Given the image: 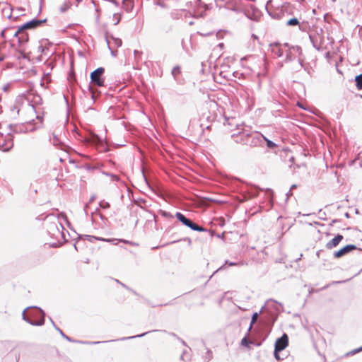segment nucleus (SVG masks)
<instances>
[{
  "label": "nucleus",
  "instance_id": "nucleus-1",
  "mask_svg": "<svg viewBox=\"0 0 362 362\" xmlns=\"http://www.w3.org/2000/svg\"><path fill=\"white\" fill-rule=\"evenodd\" d=\"M158 214L165 218H173L175 217L178 221H180L183 226L190 228L192 230L202 232L207 231V229L204 228L202 226H199L197 223H195L191 218L187 217L185 215L182 214L180 211H177L175 215H173L171 213L160 209L158 211Z\"/></svg>",
  "mask_w": 362,
  "mask_h": 362
},
{
  "label": "nucleus",
  "instance_id": "nucleus-2",
  "mask_svg": "<svg viewBox=\"0 0 362 362\" xmlns=\"http://www.w3.org/2000/svg\"><path fill=\"white\" fill-rule=\"evenodd\" d=\"M158 214L165 218H173L175 217L178 221H180L183 226L190 228L192 230L202 232L207 231V229L204 228L202 226H199L197 223H195L191 218L187 217L185 215L182 214L180 211H177L175 215H173L171 213L160 209L158 211Z\"/></svg>",
  "mask_w": 362,
  "mask_h": 362
},
{
  "label": "nucleus",
  "instance_id": "nucleus-3",
  "mask_svg": "<svg viewBox=\"0 0 362 362\" xmlns=\"http://www.w3.org/2000/svg\"><path fill=\"white\" fill-rule=\"evenodd\" d=\"M29 308H28V309ZM30 310L26 314L25 310L22 313L23 320L33 326H42L45 324V313L40 308L30 307Z\"/></svg>",
  "mask_w": 362,
  "mask_h": 362
},
{
  "label": "nucleus",
  "instance_id": "nucleus-4",
  "mask_svg": "<svg viewBox=\"0 0 362 362\" xmlns=\"http://www.w3.org/2000/svg\"><path fill=\"white\" fill-rule=\"evenodd\" d=\"M324 31L322 28L315 27L310 31L309 38L313 46L317 50L320 51L322 45L325 41Z\"/></svg>",
  "mask_w": 362,
  "mask_h": 362
},
{
  "label": "nucleus",
  "instance_id": "nucleus-5",
  "mask_svg": "<svg viewBox=\"0 0 362 362\" xmlns=\"http://www.w3.org/2000/svg\"><path fill=\"white\" fill-rule=\"evenodd\" d=\"M288 344V337L286 333H284L283 335L278 338L276 340L274 344V355L276 360L281 361L284 360L283 357H280V353L282 352Z\"/></svg>",
  "mask_w": 362,
  "mask_h": 362
},
{
  "label": "nucleus",
  "instance_id": "nucleus-6",
  "mask_svg": "<svg viewBox=\"0 0 362 362\" xmlns=\"http://www.w3.org/2000/svg\"><path fill=\"white\" fill-rule=\"evenodd\" d=\"M265 136L259 132H247L246 145L250 147L263 146Z\"/></svg>",
  "mask_w": 362,
  "mask_h": 362
},
{
  "label": "nucleus",
  "instance_id": "nucleus-7",
  "mask_svg": "<svg viewBox=\"0 0 362 362\" xmlns=\"http://www.w3.org/2000/svg\"><path fill=\"white\" fill-rule=\"evenodd\" d=\"M105 73V69L103 67H98L90 73V83L98 87L104 86L105 78L103 74Z\"/></svg>",
  "mask_w": 362,
  "mask_h": 362
},
{
  "label": "nucleus",
  "instance_id": "nucleus-8",
  "mask_svg": "<svg viewBox=\"0 0 362 362\" xmlns=\"http://www.w3.org/2000/svg\"><path fill=\"white\" fill-rule=\"evenodd\" d=\"M61 229L63 230L64 227L57 219L47 223V230L52 238H58L59 235L62 236L63 233Z\"/></svg>",
  "mask_w": 362,
  "mask_h": 362
},
{
  "label": "nucleus",
  "instance_id": "nucleus-9",
  "mask_svg": "<svg viewBox=\"0 0 362 362\" xmlns=\"http://www.w3.org/2000/svg\"><path fill=\"white\" fill-rule=\"evenodd\" d=\"M13 147V136L10 132L0 141V149L2 151H9Z\"/></svg>",
  "mask_w": 362,
  "mask_h": 362
},
{
  "label": "nucleus",
  "instance_id": "nucleus-10",
  "mask_svg": "<svg viewBox=\"0 0 362 362\" xmlns=\"http://www.w3.org/2000/svg\"><path fill=\"white\" fill-rule=\"evenodd\" d=\"M46 21H47L46 18L42 19V20H40V19H37V18H33L31 21H28V22L21 25L20 26V30H23L24 31L25 30L36 28L42 25Z\"/></svg>",
  "mask_w": 362,
  "mask_h": 362
},
{
  "label": "nucleus",
  "instance_id": "nucleus-11",
  "mask_svg": "<svg viewBox=\"0 0 362 362\" xmlns=\"http://www.w3.org/2000/svg\"><path fill=\"white\" fill-rule=\"evenodd\" d=\"M247 132L245 129H242L241 131L238 133H234L231 135V138L233 139L234 142L236 144H240L243 145H246V141L247 139Z\"/></svg>",
  "mask_w": 362,
  "mask_h": 362
},
{
  "label": "nucleus",
  "instance_id": "nucleus-12",
  "mask_svg": "<svg viewBox=\"0 0 362 362\" xmlns=\"http://www.w3.org/2000/svg\"><path fill=\"white\" fill-rule=\"evenodd\" d=\"M95 240L112 243V244H114L115 245H117L118 244V243H123L124 244H127V245H129L132 246H138L139 245V244L137 243H135V242H133L131 240H125V239L104 238L97 236V239H95Z\"/></svg>",
  "mask_w": 362,
  "mask_h": 362
},
{
  "label": "nucleus",
  "instance_id": "nucleus-13",
  "mask_svg": "<svg viewBox=\"0 0 362 362\" xmlns=\"http://www.w3.org/2000/svg\"><path fill=\"white\" fill-rule=\"evenodd\" d=\"M357 247L355 245L349 244L346 245L338 251H336L334 252V258H340L345 255L349 253L350 252L356 250Z\"/></svg>",
  "mask_w": 362,
  "mask_h": 362
},
{
  "label": "nucleus",
  "instance_id": "nucleus-14",
  "mask_svg": "<svg viewBox=\"0 0 362 362\" xmlns=\"http://www.w3.org/2000/svg\"><path fill=\"white\" fill-rule=\"evenodd\" d=\"M344 237L341 234H337L335 235L334 238H332L331 240H329L326 244V248L328 250H331L335 247H337L340 242L343 240Z\"/></svg>",
  "mask_w": 362,
  "mask_h": 362
},
{
  "label": "nucleus",
  "instance_id": "nucleus-15",
  "mask_svg": "<svg viewBox=\"0 0 362 362\" xmlns=\"http://www.w3.org/2000/svg\"><path fill=\"white\" fill-rule=\"evenodd\" d=\"M272 52L274 54L276 55L278 57H281L284 55V51L281 47V44L279 42H274L271 44Z\"/></svg>",
  "mask_w": 362,
  "mask_h": 362
},
{
  "label": "nucleus",
  "instance_id": "nucleus-16",
  "mask_svg": "<svg viewBox=\"0 0 362 362\" xmlns=\"http://www.w3.org/2000/svg\"><path fill=\"white\" fill-rule=\"evenodd\" d=\"M50 141H52V144L57 148L63 150L65 147L64 144L59 139V137L54 134H52V139L50 138Z\"/></svg>",
  "mask_w": 362,
  "mask_h": 362
},
{
  "label": "nucleus",
  "instance_id": "nucleus-17",
  "mask_svg": "<svg viewBox=\"0 0 362 362\" xmlns=\"http://www.w3.org/2000/svg\"><path fill=\"white\" fill-rule=\"evenodd\" d=\"M224 125H228L229 127L235 126L237 129H240V126L239 123L236 122V119L235 117L226 118Z\"/></svg>",
  "mask_w": 362,
  "mask_h": 362
},
{
  "label": "nucleus",
  "instance_id": "nucleus-18",
  "mask_svg": "<svg viewBox=\"0 0 362 362\" xmlns=\"http://www.w3.org/2000/svg\"><path fill=\"white\" fill-rule=\"evenodd\" d=\"M122 7L127 12H131L134 8V2L132 0H123Z\"/></svg>",
  "mask_w": 362,
  "mask_h": 362
},
{
  "label": "nucleus",
  "instance_id": "nucleus-19",
  "mask_svg": "<svg viewBox=\"0 0 362 362\" xmlns=\"http://www.w3.org/2000/svg\"><path fill=\"white\" fill-rule=\"evenodd\" d=\"M8 128L9 129L11 133V132L15 133L26 132V130L23 129V126L8 124Z\"/></svg>",
  "mask_w": 362,
  "mask_h": 362
},
{
  "label": "nucleus",
  "instance_id": "nucleus-20",
  "mask_svg": "<svg viewBox=\"0 0 362 362\" xmlns=\"http://www.w3.org/2000/svg\"><path fill=\"white\" fill-rule=\"evenodd\" d=\"M280 305H281L280 303H279L277 301H276L273 299L268 300L265 304V306H267V308L272 306L276 311H279V307Z\"/></svg>",
  "mask_w": 362,
  "mask_h": 362
},
{
  "label": "nucleus",
  "instance_id": "nucleus-21",
  "mask_svg": "<svg viewBox=\"0 0 362 362\" xmlns=\"http://www.w3.org/2000/svg\"><path fill=\"white\" fill-rule=\"evenodd\" d=\"M28 40V34L25 32V30L22 31V33H21L20 34V36L18 37V43L20 45L24 44L27 42Z\"/></svg>",
  "mask_w": 362,
  "mask_h": 362
},
{
  "label": "nucleus",
  "instance_id": "nucleus-22",
  "mask_svg": "<svg viewBox=\"0 0 362 362\" xmlns=\"http://www.w3.org/2000/svg\"><path fill=\"white\" fill-rule=\"evenodd\" d=\"M294 59H295L294 54L293 53L292 49L288 48L286 53V59L284 60V62L288 63V62L293 61Z\"/></svg>",
  "mask_w": 362,
  "mask_h": 362
},
{
  "label": "nucleus",
  "instance_id": "nucleus-23",
  "mask_svg": "<svg viewBox=\"0 0 362 362\" xmlns=\"http://www.w3.org/2000/svg\"><path fill=\"white\" fill-rule=\"evenodd\" d=\"M156 331L157 330H151V331L146 332L144 333H142V334H137V335H135V336L127 337H122L119 340L124 341V340H128V339H134V338H140V337H144L145 335H146L147 334H148L150 332H156Z\"/></svg>",
  "mask_w": 362,
  "mask_h": 362
},
{
  "label": "nucleus",
  "instance_id": "nucleus-24",
  "mask_svg": "<svg viewBox=\"0 0 362 362\" xmlns=\"http://www.w3.org/2000/svg\"><path fill=\"white\" fill-rule=\"evenodd\" d=\"M299 21L297 18L293 17L290 18L286 22V25L287 26H296L299 25Z\"/></svg>",
  "mask_w": 362,
  "mask_h": 362
},
{
  "label": "nucleus",
  "instance_id": "nucleus-25",
  "mask_svg": "<svg viewBox=\"0 0 362 362\" xmlns=\"http://www.w3.org/2000/svg\"><path fill=\"white\" fill-rule=\"evenodd\" d=\"M356 86L358 90L362 89V74L356 76L355 77Z\"/></svg>",
  "mask_w": 362,
  "mask_h": 362
},
{
  "label": "nucleus",
  "instance_id": "nucleus-26",
  "mask_svg": "<svg viewBox=\"0 0 362 362\" xmlns=\"http://www.w3.org/2000/svg\"><path fill=\"white\" fill-rule=\"evenodd\" d=\"M53 326L56 329V330L61 334V336L66 339L67 341H74L73 339H71L69 336L66 335L64 334V332H63V331L59 328L58 327L54 322H53Z\"/></svg>",
  "mask_w": 362,
  "mask_h": 362
},
{
  "label": "nucleus",
  "instance_id": "nucleus-27",
  "mask_svg": "<svg viewBox=\"0 0 362 362\" xmlns=\"http://www.w3.org/2000/svg\"><path fill=\"white\" fill-rule=\"evenodd\" d=\"M105 40H106V42H107V47L108 49L110 50V53L113 56V57H116L117 56V50H112L110 45V42H109V34L107 33H105Z\"/></svg>",
  "mask_w": 362,
  "mask_h": 362
},
{
  "label": "nucleus",
  "instance_id": "nucleus-28",
  "mask_svg": "<svg viewBox=\"0 0 362 362\" xmlns=\"http://www.w3.org/2000/svg\"><path fill=\"white\" fill-rule=\"evenodd\" d=\"M78 238L81 239H86L90 243H93L95 239H97V236L90 235H79Z\"/></svg>",
  "mask_w": 362,
  "mask_h": 362
},
{
  "label": "nucleus",
  "instance_id": "nucleus-29",
  "mask_svg": "<svg viewBox=\"0 0 362 362\" xmlns=\"http://www.w3.org/2000/svg\"><path fill=\"white\" fill-rule=\"evenodd\" d=\"M109 38H111L114 41V43L117 47H119L122 46V41L121 39L115 37L112 35H109Z\"/></svg>",
  "mask_w": 362,
  "mask_h": 362
},
{
  "label": "nucleus",
  "instance_id": "nucleus-30",
  "mask_svg": "<svg viewBox=\"0 0 362 362\" xmlns=\"http://www.w3.org/2000/svg\"><path fill=\"white\" fill-rule=\"evenodd\" d=\"M207 233H209V235L211 237H214V236H216L218 238H221V239H223L224 238V233L220 234V233H216V232L214 230H207L206 231Z\"/></svg>",
  "mask_w": 362,
  "mask_h": 362
},
{
  "label": "nucleus",
  "instance_id": "nucleus-31",
  "mask_svg": "<svg viewBox=\"0 0 362 362\" xmlns=\"http://www.w3.org/2000/svg\"><path fill=\"white\" fill-rule=\"evenodd\" d=\"M258 317H259V314L257 313H254L252 314V318H251V322H250V325L249 327L248 331L251 330L253 324H255L257 322Z\"/></svg>",
  "mask_w": 362,
  "mask_h": 362
},
{
  "label": "nucleus",
  "instance_id": "nucleus-32",
  "mask_svg": "<svg viewBox=\"0 0 362 362\" xmlns=\"http://www.w3.org/2000/svg\"><path fill=\"white\" fill-rule=\"evenodd\" d=\"M180 241H186V242H187L189 245H192V239L189 237H185V238H183L182 239L177 240H173V241L170 242L169 244H174V243H176Z\"/></svg>",
  "mask_w": 362,
  "mask_h": 362
},
{
  "label": "nucleus",
  "instance_id": "nucleus-33",
  "mask_svg": "<svg viewBox=\"0 0 362 362\" xmlns=\"http://www.w3.org/2000/svg\"><path fill=\"white\" fill-rule=\"evenodd\" d=\"M181 72V68L180 66H175L172 71H171V74L172 75L174 76V78H175L178 74H180Z\"/></svg>",
  "mask_w": 362,
  "mask_h": 362
},
{
  "label": "nucleus",
  "instance_id": "nucleus-34",
  "mask_svg": "<svg viewBox=\"0 0 362 362\" xmlns=\"http://www.w3.org/2000/svg\"><path fill=\"white\" fill-rule=\"evenodd\" d=\"M362 351V346L359 348L355 349L351 351L346 352L344 356H352Z\"/></svg>",
  "mask_w": 362,
  "mask_h": 362
},
{
  "label": "nucleus",
  "instance_id": "nucleus-35",
  "mask_svg": "<svg viewBox=\"0 0 362 362\" xmlns=\"http://www.w3.org/2000/svg\"><path fill=\"white\" fill-rule=\"evenodd\" d=\"M264 141H266L267 146L269 148H274L276 146V144L274 141L268 139L267 137H265Z\"/></svg>",
  "mask_w": 362,
  "mask_h": 362
},
{
  "label": "nucleus",
  "instance_id": "nucleus-36",
  "mask_svg": "<svg viewBox=\"0 0 362 362\" xmlns=\"http://www.w3.org/2000/svg\"><path fill=\"white\" fill-rule=\"evenodd\" d=\"M95 199H96V197H95V194H93V195L90 197V199H89L88 203V204H86L85 205L84 209H83L84 212H85V214H87V209H88V204H89L90 203H91V202H94Z\"/></svg>",
  "mask_w": 362,
  "mask_h": 362
},
{
  "label": "nucleus",
  "instance_id": "nucleus-37",
  "mask_svg": "<svg viewBox=\"0 0 362 362\" xmlns=\"http://www.w3.org/2000/svg\"><path fill=\"white\" fill-rule=\"evenodd\" d=\"M97 140L100 143V146H98V148H100V151H107V146L105 145H104L103 144L102 139L100 138H99L98 136H97Z\"/></svg>",
  "mask_w": 362,
  "mask_h": 362
},
{
  "label": "nucleus",
  "instance_id": "nucleus-38",
  "mask_svg": "<svg viewBox=\"0 0 362 362\" xmlns=\"http://www.w3.org/2000/svg\"><path fill=\"white\" fill-rule=\"evenodd\" d=\"M99 206L100 208L102 209H108L110 207V204L109 202H105V201H101L100 203H99Z\"/></svg>",
  "mask_w": 362,
  "mask_h": 362
},
{
  "label": "nucleus",
  "instance_id": "nucleus-39",
  "mask_svg": "<svg viewBox=\"0 0 362 362\" xmlns=\"http://www.w3.org/2000/svg\"><path fill=\"white\" fill-rule=\"evenodd\" d=\"M250 344H252L251 341L246 337H243L241 340V345L244 346H249Z\"/></svg>",
  "mask_w": 362,
  "mask_h": 362
},
{
  "label": "nucleus",
  "instance_id": "nucleus-40",
  "mask_svg": "<svg viewBox=\"0 0 362 362\" xmlns=\"http://www.w3.org/2000/svg\"><path fill=\"white\" fill-rule=\"evenodd\" d=\"M289 48L291 49H292L293 54H294V52H297V53H298V54H301V53H302L301 47L299 46H291Z\"/></svg>",
  "mask_w": 362,
  "mask_h": 362
},
{
  "label": "nucleus",
  "instance_id": "nucleus-41",
  "mask_svg": "<svg viewBox=\"0 0 362 362\" xmlns=\"http://www.w3.org/2000/svg\"><path fill=\"white\" fill-rule=\"evenodd\" d=\"M33 102L35 104L38 105L41 104L42 102V98L39 95H36L34 96Z\"/></svg>",
  "mask_w": 362,
  "mask_h": 362
},
{
  "label": "nucleus",
  "instance_id": "nucleus-42",
  "mask_svg": "<svg viewBox=\"0 0 362 362\" xmlns=\"http://www.w3.org/2000/svg\"><path fill=\"white\" fill-rule=\"evenodd\" d=\"M113 18L116 20V21L115 22L114 25H117L119 23L120 20H121V14H119V13H114Z\"/></svg>",
  "mask_w": 362,
  "mask_h": 362
},
{
  "label": "nucleus",
  "instance_id": "nucleus-43",
  "mask_svg": "<svg viewBox=\"0 0 362 362\" xmlns=\"http://www.w3.org/2000/svg\"><path fill=\"white\" fill-rule=\"evenodd\" d=\"M9 10L11 11H16L18 15L22 16L23 14L21 13L25 11V8L22 7H18L16 9H13L12 7H10Z\"/></svg>",
  "mask_w": 362,
  "mask_h": 362
},
{
  "label": "nucleus",
  "instance_id": "nucleus-44",
  "mask_svg": "<svg viewBox=\"0 0 362 362\" xmlns=\"http://www.w3.org/2000/svg\"><path fill=\"white\" fill-rule=\"evenodd\" d=\"M107 175H109L112 181H118L119 180V176L115 174L111 173H106Z\"/></svg>",
  "mask_w": 362,
  "mask_h": 362
},
{
  "label": "nucleus",
  "instance_id": "nucleus-45",
  "mask_svg": "<svg viewBox=\"0 0 362 362\" xmlns=\"http://www.w3.org/2000/svg\"><path fill=\"white\" fill-rule=\"evenodd\" d=\"M141 173H142V177L145 182V183L148 185V186H150V184H149V181L148 180V178L146 177V175H145V173L144 171V170H141Z\"/></svg>",
  "mask_w": 362,
  "mask_h": 362
},
{
  "label": "nucleus",
  "instance_id": "nucleus-46",
  "mask_svg": "<svg viewBox=\"0 0 362 362\" xmlns=\"http://www.w3.org/2000/svg\"><path fill=\"white\" fill-rule=\"evenodd\" d=\"M22 31L23 30H20V26H19L18 30L16 31H15L14 33L13 34V36L18 38V37L20 36V34H21V33H22Z\"/></svg>",
  "mask_w": 362,
  "mask_h": 362
},
{
  "label": "nucleus",
  "instance_id": "nucleus-47",
  "mask_svg": "<svg viewBox=\"0 0 362 362\" xmlns=\"http://www.w3.org/2000/svg\"><path fill=\"white\" fill-rule=\"evenodd\" d=\"M88 90L90 91V96H91V98L92 100H93V102L95 101V93L92 91L91 90V86L90 85H89L88 86Z\"/></svg>",
  "mask_w": 362,
  "mask_h": 362
},
{
  "label": "nucleus",
  "instance_id": "nucleus-48",
  "mask_svg": "<svg viewBox=\"0 0 362 362\" xmlns=\"http://www.w3.org/2000/svg\"><path fill=\"white\" fill-rule=\"evenodd\" d=\"M8 30H9V29H4L1 32L0 35L2 38H6V33Z\"/></svg>",
  "mask_w": 362,
  "mask_h": 362
},
{
  "label": "nucleus",
  "instance_id": "nucleus-49",
  "mask_svg": "<svg viewBox=\"0 0 362 362\" xmlns=\"http://www.w3.org/2000/svg\"><path fill=\"white\" fill-rule=\"evenodd\" d=\"M96 213H98V214H99V216H100V218L101 219H104V218H105V216H104L102 214H100V213H99V212H98V209H96V210H95V212H92V213H91V215L93 216L94 214H96Z\"/></svg>",
  "mask_w": 362,
  "mask_h": 362
},
{
  "label": "nucleus",
  "instance_id": "nucleus-50",
  "mask_svg": "<svg viewBox=\"0 0 362 362\" xmlns=\"http://www.w3.org/2000/svg\"><path fill=\"white\" fill-rule=\"evenodd\" d=\"M37 49H38V51L40 52L41 53H43L45 50V47L42 45H39Z\"/></svg>",
  "mask_w": 362,
  "mask_h": 362
},
{
  "label": "nucleus",
  "instance_id": "nucleus-51",
  "mask_svg": "<svg viewBox=\"0 0 362 362\" xmlns=\"http://www.w3.org/2000/svg\"><path fill=\"white\" fill-rule=\"evenodd\" d=\"M206 354L209 355V356L206 358V359L210 361L212 358V352L210 350H208L206 351Z\"/></svg>",
  "mask_w": 362,
  "mask_h": 362
},
{
  "label": "nucleus",
  "instance_id": "nucleus-52",
  "mask_svg": "<svg viewBox=\"0 0 362 362\" xmlns=\"http://www.w3.org/2000/svg\"><path fill=\"white\" fill-rule=\"evenodd\" d=\"M68 8H68V6H66L65 5V6H62V7L60 8V11H61L62 13H64V12H66V11L68 10Z\"/></svg>",
  "mask_w": 362,
  "mask_h": 362
},
{
  "label": "nucleus",
  "instance_id": "nucleus-53",
  "mask_svg": "<svg viewBox=\"0 0 362 362\" xmlns=\"http://www.w3.org/2000/svg\"><path fill=\"white\" fill-rule=\"evenodd\" d=\"M340 220L339 219H333L331 223H329V226H332L333 225H334L335 223H337V222H339Z\"/></svg>",
  "mask_w": 362,
  "mask_h": 362
},
{
  "label": "nucleus",
  "instance_id": "nucleus-54",
  "mask_svg": "<svg viewBox=\"0 0 362 362\" xmlns=\"http://www.w3.org/2000/svg\"><path fill=\"white\" fill-rule=\"evenodd\" d=\"M20 54L21 57H19V58L27 59L26 54L24 52H20Z\"/></svg>",
  "mask_w": 362,
  "mask_h": 362
},
{
  "label": "nucleus",
  "instance_id": "nucleus-55",
  "mask_svg": "<svg viewBox=\"0 0 362 362\" xmlns=\"http://www.w3.org/2000/svg\"><path fill=\"white\" fill-rule=\"evenodd\" d=\"M110 2L115 4L116 6H119V3L116 0H108Z\"/></svg>",
  "mask_w": 362,
  "mask_h": 362
},
{
  "label": "nucleus",
  "instance_id": "nucleus-56",
  "mask_svg": "<svg viewBox=\"0 0 362 362\" xmlns=\"http://www.w3.org/2000/svg\"><path fill=\"white\" fill-rule=\"evenodd\" d=\"M298 26H299V29H300L301 31H303V32H304V31H305V26H304L303 25H300V24L299 23Z\"/></svg>",
  "mask_w": 362,
  "mask_h": 362
},
{
  "label": "nucleus",
  "instance_id": "nucleus-57",
  "mask_svg": "<svg viewBox=\"0 0 362 362\" xmlns=\"http://www.w3.org/2000/svg\"><path fill=\"white\" fill-rule=\"evenodd\" d=\"M117 282H118L119 284H120L124 288L128 289V290H131L127 286H126L125 284H122V282L119 281L118 280H117Z\"/></svg>",
  "mask_w": 362,
  "mask_h": 362
},
{
  "label": "nucleus",
  "instance_id": "nucleus-58",
  "mask_svg": "<svg viewBox=\"0 0 362 362\" xmlns=\"http://www.w3.org/2000/svg\"><path fill=\"white\" fill-rule=\"evenodd\" d=\"M95 11L98 13V15L96 16V21H99V12H100V10L98 8H96Z\"/></svg>",
  "mask_w": 362,
  "mask_h": 362
},
{
  "label": "nucleus",
  "instance_id": "nucleus-59",
  "mask_svg": "<svg viewBox=\"0 0 362 362\" xmlns=\"http://www.w3.org/2000/svg\"><path fill=\"white\" fill-rule=\"evenodd\" d=\"M257 196V192H250L249 198Z\"/></svg>",
  "mask_w": 362,
  "mask_h": 362
},
{
  "label": "nucleus",
  "instance_id": "nucleus-60",
  "mask_svg": "<svg viewBox=\"0 0 362 362\" xmlns=\"http://www.w3.org/2000/svg\"><path fill=\"white\" fill-rule=\"evenodd\" d=\"M292 190H289L287 193H286V196H287V198L290 197L292 196V192H291Z\"/></svg>",
  "mask_w": 362,
  "mask_h": 362
},
{
  "label": "nucleus",
  "instance_id": "nucleus-61",
  "mask_svg": "<svg viewBox=\"0 0 362 362\" xmlns=\"http://www.w3.org/2000/svg\"><path fill=\"white\" fill-rule=\"evenodd\" d=\"M226 264H228L230 266H233V265L237 264L235 262H229L228 261H226Z\"/></svg>",
  "mask_w": 362,
  "mask_h": 362
},
{
  "label": "nucleus",
  "instance_id": "nucleus-62",
  "mask_svg": "<svg viewBox=\"0 0 362 362\" xmlns=\"http://www.w3.org/2000/svg\"><path fill=\"white\" fill-rule=\"evenodd\" d=\"M297 187V185L296 184H293L291 186L290 189L293 190V189H296Z\"/></svg>",
  "mask_w": 362,
  "mask_h": 362
},
{
  "label": "nucleus",
  "instance_id": "nucleus-63",
  "mask_svg": "<svg viewBox=\"0 0 362 362\" xmlns=\"http://www.w3.org/2000/svg\"><path fill=\"white\" fill-rule=\"evenodd\" d=\"M344 216L346 218H350V214L348 213V212H346L344 214Z\"/></svg>",
  "mask_w": 362,
  "mask_h": 362
},
{
  "label": "nucleus",
  "instance_id": "nucleus-64",
  "mask_svg": "<svg viewBox=\"0 0 362 362\" xmlns=\"http://www.w3.org/2000/svg\"><path fill=\"white\" fill-rule=\"evenodd\" d=\"M299 64H300V66L304 67L303 64V61L300 60V59H299Z\"/></svg>",
  "mask_w": 362,
  "mask_h": 362
}]
</instances>
